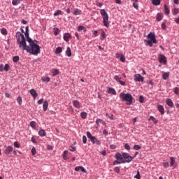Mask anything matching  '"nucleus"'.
Returning a JSON list of instances; mask_svg holds the SVG:
<instances>
[{
  "label": "nucleus",
  "mask_w": 179,
  "mask_h": 179,
  "mask_svg": "<svg viewBox=\"0 0 179 179\" xmlns=\"http://www.w3.org/2000/svg\"><path fill=\"white\" fill-rule=\"evenodd\" d=\"M28 43L29 45L27 49V52H29L32 55H38L41 52L38 41H37V40H34Z\"/></svg>",
  "instance_id": "obj_1"
},
{
  "label": "nucleus",
  "mask_w": 179,
  "mask_h": 179,
  "mask_svg": "<svg viewBox=\"0 0 179 179\" xmlns=\"http://www.w3.org/2000/svg\"><path fill=\"white\" fill-rule=\"evenodd\" d=\"M120 99H122V101H126L127 106H131L134 101V97L129 93L121 92L120 94Z\"/></svg>",
  "instance_id": "obj_2"
},
{
  "label": "nucleus",
  "mask_w": 179,
  "mask_h": 179,
  "mask_svg": "<svg viewBox=\"0 0 179 179\" xmlns=\"http://www.w3.org/2000/svg\"><path fill=\"white\" fill-rule=\"evenodd\" d=\"M148 40L145 41L149 47H153V44H157V40L156 39V35L155 33L150 32L148 35Z\"/></svg>",
  "instance_id": "obj_3"
},
{
  "label": "nucleus",
  "mask_w": 179,
  "mask_h": 179,
  "mask_svg": "<svg viewBox=\"0 0 179 179\" xmlns=\"http://www.w3.org/2000/svg\"><path fill=\"white\" fill-rule=\"evenodd\" d=\"M115 158L116 160L113 162V166L125 163V161H124V153H122V155L120 152L116 153L115 155Z\"/></svg>",
  "instance_id": "obj_4"
},
{
  "label": "nucleus",
  "mask_w": 179,
  "mask_h": 179,
  "mask_svg": "<svg viewBox=\"0 0 179 179\" xmlns=\"http://www.w3.org/2000/svg\"><path fill=\"white\" fill-rule=\"evenodd\" d=\"M101 15L103 18V26H105L106 27H108V26H110V24L108 23V14L107 13L106 10L102 9L101 10Z\"/></svg>",
  "instance_id": "obj_5"
},
{
  "label": "nucleus",
  "mask_w": 179,
  "mask_h": 179,
  "mask_svg": "<svg viewBox=\"0 0 179 179\" xmlns=\"http://www.w3.org/2000/svg\"><path fill=\"white\" fill-rule=\"evenodd\" d=\"M17 44L19 45V48L23 50V51H27L29 45L26 43V38H24L20 41H17Z\"/></svg>",
  "instance_id": "obj_6"
},
{
  "label": "nucleus",
  "mask_w": 179,
  "mask_h": 179,
  "mask_svg": "<svg viewBox=\"0 0 179 179\" xmlns=\"http://www.w3.org/2000/svg\"><path fill=\"white\" fill-rule=\"evenodd\" d=\"M123 159H124V163H131V161L133 160L134 157L127 152H123Z\"/></svg>",
  "instance_id": "obj_7"
},
{
  "label": "nucleus",
  "mask_w": 179,
  "mask_h": 179,
  "mask_svg": "<svg viewBox=\"0 0 179 179\" xmlns=\"http://www.w3.org/2000/svg\"><path fill=\"white\" fill-rule=\"evenodd\" d=\"M158 59H159V62H160V64H164V65L167 64V58L166 57V56H164V55L160 54L158 56Z\"/></svg>",
  "instance_id": "obj_8"
},
{
  "label": "nucleus",
  "mask_w": 179,
  "mask_h": 179,
  "mask_svg": "<svg viewBox=\"0 0 179 179\" xmlns=\"http://www.w3.org/2000/svg\"><path fill=\"white\" fill-rule=\"evenodd\" d=\"M87 137L88 138V139H90L92 143L93 144L96 143V141H97V138L93 136V135H92V133H90V131H87Z\"/></svg>",
  "instance_id": "obj_9"
},
{
  "label": "nucleus",
  "mask_w": 179,
  "mask_h": 179,
  "mask_svg": "<svg viewBox=\"0 0 179 179\" xmlns=\"http://www.w3.org/2000/svg\"><path fill=\"white\" fill-rule=\"evenodd\" d=\"M24 33V36L27 38V41L28 43H30V41H33V39H31V38H30V36H29V26L25 27V32Z\"/></svg>",
  "instance_id": "obj_10"
},
{
  "label": "nucleus",
  "mask_w": 179,
  "mask_h": 179,
  "mask_svg": "<svg viewBox=\"0 0 179 179\" xmlns=\"http://www.w3.org/2000/svg\"><path fill=\"white\" fill-rule=\"evenodd\" d=\"M134 80L136 82H143L144 78L141 74L137 73L134 75Z\"/></svg>",
  "instance_id": "obj_11"
},
{
  "label": "nucleus",
  "mask_w": 179,
  "mask_h": 179,
  "mask_svg": "<svg viewBox=\"0 0 179 179\" xmlns=\"http://www.w3.org/2000/svg\"><path fill=\"white\" fill-rule=\"evenodd\" d=\"M15 37L17 38V41H19L24 38V35L20 31H17V33L15 34Z\"/></svg>",
  "instance_id": "obj_12"
},
{
  "label": "nucleus",
  "mask_w": 179,
  "mask_h": 179,
  "mask_svg": "<svg viewBox=\"0 0 179 179\" xmlns=\"http://www.w3.org/2000/svg\"><path fill=\"white\" fill-rule=\"evenodd\" d=\"M11 152H13V147H12V145L8 146L4 150V153L6 156H8V155H10Z\"/></svg>",
  "instance_id": "obj_13"
},
{
  "label": "nucleus",
  "mask_w": 179,
  "mask_h": 179,
  "mask_svg": "<svg viewBox=\"0 0 179 179\" xmlns=\"http://www.w3.org/2000/svg\"><path fill=\"white\" fill-rule=\"evenodd\" d=\"M63 38L64 41H69V38H72V36L69 33H66L64 34Z\"/></svg>",
  "instance_id": "obj_14"
},
{
  "label": "nucleus",
  "mask_w": 179,
  "mask_h": 179,
  "mask_svg": "<svg viewBox=\"0 0 179 179\" xmlns=\"http://www.w3.org/2000/svg\"><path fill=\"white\" fill-rule=\"evenodd\" d=\"M158 111L160 112L161 115H164V107L162 105H158L157 107Z\"/></svg>",
  "instance_id": "obj_15"
},
{
  "label": "nucleus",
  "mask_w": 179,
  "mask_h": 179,
  "mask_svg": "<svg viewBox=\"0 0 179 179\" xmlns=\"http://www.w3.org/2000/svg\"><path fill=\"white\" fill-rule=\"evenodd\" d=\"M166 103L167 106H169V107H174V103H173V101L171 100V99H169V98L166 99Z\"/></svg>",
  "instance_id": "obj_16"
},
{
  "label": "nucleus",
  "mask_w": 179,
  "mask_h": 179,
  "mask_svg": "<svg viewBox=\"0 0 179 179\" xmlns=\"http://www.w3.org/2000/svg\"><path fill=\"white\" fill-rule=\"evenodd\" d=\"M76 171H82L83 173H87L86 169L83 166H76L75 168Z\"/></svg>",
  "instance_id": "obj_17"
},
{
  "label": "nucleus",
  "mask_w": 179,
  "mask_h": 179,
  "mask_svg": "<svg viewBox=\"0 0 179 179\" xmlns=\"http://www.w3.org/2000/svg\"><path fill=\"white\" fill-rule=\"evenodd\" d=\"M29 93H30L31 96H32V97H34V99H36V97H37V96H38L37 92H36L34 89H31L29 91Z\"/></svg>",
  "instance_id": "obj_18"
},
{
  "label": "nucleus",
  "mask_w": 179,
  "mask_h": 179,
  "mask_svg": "<svg viewBox=\"0 0 179 179\" xmlns=\"http://www.w3.org/2000/svg\"><path fill=\"white\" fill-rule=\"evenodd\" d=\"M170 166L171 167H174V169H176V166H174V164H176V158H174V157H170Z\"/></svg>",
  "instance_id": "obj_19"
},
{
  "label": "nucleus",
  "mask_w": 179,
  "mask_h": 179,
  "mask_svg": "<svg viewBox=\"0 0 179 179\" xmlns=\"http://www.w3.org/2000/svg\"><path fill=\"white\" fill-rule=\"evenodd\" d=\"M108 93L109 94H113V95L117 94V92L115 91V90L114 88H111V87L108 88Z\"/></svg>",
  "instance_id": "obj_20"
},
{
  "label": "nucleus",
  "mask_w": 179,
  "mask_h": 179,
  "mask_svg": "<svg viewBox=\"0 0 179 179\" xmlns=\"http://www.w3.org/2000/svg\"><path fill=\"white\" fill-rule=\"evenodd\" d=\"M73 105L76 107V108H80V102L78 100H74L73 101Z\"/></svg>",
  "instance_id": "obj_21"
},
{
  "label": "nucleus",
  "mask_w": 179,
  "mask_h": 179,
  "mask_svg": "<svg viewBox=\"0 0 179 179\" xmlns=\"http://www.w3.org/2000/svg\"><path fill=\"white\" fill-rule=\"evenodd\" d=\"M38 134L39 136H41V138L47 135V133H45V130H44L43 129L39 130Z\"/></svg>",
  "instance_id": "obj_22"
},
{
  "label": "nucleus",
  "mask_w": 179,
  "mask_h": 179,
  "mask_svg": "<svg viewBox=\"0 0 179 179\" xmlns=\"http://www.w3.org/2000/svg\"><path fill=\"white\" fill-rule=\"evenodd\" d=\"M51 73H52L53 76H57V75H58L59 73V70L57 69H52L50 71Z\"/></svg>",
  "instance_id": "obj_23"
},
{
  "label": "nucleus",
  "mask_w": 179,
  "mask_h": 179,
  "mask_svg": "<svg viewBox=\"0 0 179 179\" xmlns=\"http://www.w3.org/2000/svg\"><path fill=\"white\" fill-rule=\"evenodd\" d=\"M169 76H170V72H166L162 74V79H164V80H167Z\"/></svg>",
  "instance_id": "obj_24"
},
{
  "label": "nucleus",
  "mask_w": 179,
  "mask_h": 179,
  "mask_svg": "<svg viewBox=\"0 0 179 179\" xmlns=\"http://www.w3.org/2000/svg\"><path fill=\"white\" fill-rule=\"evenodd\" d=\"M48 108V101H44L43 105V110L45 111Z\"/></svg>",
  "instance_id": "obj_25"
},
{
  "label": "nucleus",
  "mask_w": 179,
  "mask_h": 179,
  "mask_svg": "<svg viewBox=\"0 0 179 179\" xmlns=\"http://www.w3.org/2000/svg\"><path fill=\"white\" fill-rule=\"evenodd\" d=\"M82 30H83L85 32L87 31V29H86V27H85V26L83 25L78 26V31H82Z\"/></svg>",
  "instance_id": "obj_26"
},
{
  "label": "nucleus",
  "mask_w": 179,
  "mask_h": 179,
  "mask_svg": "<svg viewBox=\"0 0 179 179\" xmlns=\"http://www.w3.org/2000/svg\"><path fill=\"white\" fill-rule=\"evenodd\" d=\"M151 2L152 3V5L157 6L160 5L161 0H152Z\"/></svg>",
  "instance_id": "obj_27"
},
{
  "label": "nucleus",
  "mask_w": 179,
  "mask_h": 179,
  "mask_svg": "<svg viewBox=\"0 0 179 179\" xmlns=\"http://www.w3.org/2000/svg\"><path fill=\"white\" fill-rule=\"evenodd\" d=\"M20 2H22V0H12V4L14 6H17Z\"/></svg>",
  "instance_id": "obj_28"
},
{
  "label": "nucleus",
  "mask_w": 179,
  "mask_h": 179,
  "mask_svg": "<svg viewBox=\"0 0 179 179\" xmlns=\"http://www.w3.org/2000/svg\"><path fill=\"white\" fill-rule=\"evenodd\" d=\"M80 117L81 118H83V120H86V118H87V113L85 111L81 112Z\"/></svg>",
  "instance_id": "obj_29"
},
{
  "label": "nucleus",
  "mask_w": 179,
  "mask_h": 179,
  "mask_svg": "<svg viewBox=\"0 0 179 179\" xmlns=\"http://www.w3.org/2000/svg\"><path fill=\"white\" fill-rule=\"evenodd\" d=\"M67 57H72V52L71 51V48L68 47L66 51Z\"/></svg>",
  "instance_id": "obj_30"
},
{
  "label": "nucleus",
  "mask_w": 179,
  "mask_h": 179,
  "mask_svg": "<svg viewBox=\"0 0 179 179\" xmlns=\"http://www.w3.org/2000/svg\"><path fill=\"white\" fill-rule=\"evenodd\" d=\"M82 13V10H79V8L75 9L73 11V15H75V16H78V15H81Z\"/></svg>",
  "instance_id": "obj_31"
},
{
  "label": "nucleus",
  "mask_w": 179,
  "mask_h": 179,
  "mask_svg": "<svg viewBox=\"0 0 179 179\" xmlns=\"http://www.w3.org/2000/svg\"><path fill=\"white\" fill-rule=\"evenodd\" d=\"M164 10L166 15H170V8H169V6L166 4L164 5Z\"/></svg>",
  "instance_id": "obj_32"
},
{
  "label": "nucleus",
  "mask_w": 179,
  "mask_h": 179,
  "mask_svg": "<svg viewBox=\"0 0 179 179\" xmlns=\"http://www.w3.org/2000/svg\"><path fill=\"white\" fill-rule=\"evenodd\" d=\"M29 125L31 128H33V129H36V126L37 125V123L34 121H31Z\"/></svg>",
  "instance_id": "obj_33"
},
{
  "label": "nucleus",
  "mask_w": 179,
  "mask_h": 179,
  "mask_svg": "<svg viewBox=\"0 0 179 179\" xmlns=\"http://www.w3.org/2000/svg\"><path fill=\"white\" fill-rule=\"evenodd\" d=\"M172 13L173 15V16H176V15H178L179 13V9L177 8H175L173 10H172Z\"/></svg>",
  "instance_id": "obj_34"
},
{
  "label": "nucleus",
  "mask_w": 179,
  "mask_h": 179,
  "mask_svg": "<svg viewBox=\"0 0 179 179\" xmlns=\"http://www.w3.org/2000/svg\"><path fill=\"white\" fill-rule=\"evenodd\" d=\"M1 33L3 36H6L8 34V30H6V28H2Z\"/></svg>",
  "instance_id": "obj_35"
},
{
  "label": "nucleus",
  "mask_w": 179,
  "mask_h": 179,
  "mask_svg": "<svg viewBox=\"0 0 179 179\" xmlns=\"http://www.w3.org/2000/svg\"><path fill=\"white\" fill-rule=\"evenodd\" d=\"M42 80L43 82H45V83H48V82H50V80H51V79L50 78V77H43Z\"/></svg>",
  "instance_id": "obj_36"
},
{
  "label": "nucleus",
  "mask_w": 179,
  "mask_h": 179,
  "mask_svg": "<svg viewBox=\"0 0 179 179\" xmlns=\"http://www.w3.org/2000/svg\"><path fill=\"white\" fill-rule=\"evenodd\" d=\"M133 149L134 150H141V149H142V147L139 145H134Z\"/></svg>",
  "instance_id": "obj_37"
},
{
  "label": "nucleus",
  "mask_w": 179,
  "mask_h": 179,
  "mask_svg": "<svg viewBox=\"0 0 179 179\" xmlns=\"http://www.w3.org/2000/svg\"><path fill=\"white\" fill-rule=\"evenodd\" d=\"M53 33H54L55 36H58V34H59V29L54 28L53 29Z\"/></svg>",
  "instance_id": "obj_38"
},
{
  "label": "nucleus",
  "mask_w": 179,
  "mask_h": 179,
  "mask_svg": "<svg viewBox=\"0 0 179 179\" xmlns=\"http://www.w3.org/2000/svg\"><path fill=\"white\" fill-rule=\"evenodd\" d=\"M62 52V48L57 47L55 50V54H61Z\"/></svg>",
  "instance_id": "obj_39"
},
{
  "label": "nucleus",
  "mask_w": 179,
  "mask_h": 179,
  "mask_svg": "<svg viewBox=\"0 0 179 179\" xmlns=\"http://www.w3.org/2000/svg\"><path fill=\"white\" fill-rule=\"evenodd\" d=\"M104 38H106V32H104V31H103L101 34L100 40H101V41H104Z\"/></svg>",
  "instance_id": "obj_40"
},
{
  "label": "nucleus",
  "mask_w": 179,
  "mask_h": 179,
  "mask_svg": "<svg viewBox=\"0 0 179 179\" xmlns=\"http://www.w3.org/2000/svg\"><path fill=\"white\" fill-rule=\"evenodd\" d=\"M150 120L151 121H152V122H154V124H157V122H159V121L157 119H155V117L153 116H150Z\"/></svg>",
  "instance_id": "obj_41"
},
{
  "label": "nucleus",
  "mask_w": 179,
  "mask_h": 179,
  "mask_svg": "<svg viewBox=\"0 0 179 179\" xmlns=\"http://www.w3.org/2000/svg\"><path fill=\"white\" fill-rule=\"evenodd\" d=\"M63 159H64V160H66V159H68V151H66V150L64 151Z\"/></svg>",
  "instance_id": "obj_42"
},
{
  "label": "nucleus",
  "mask_w": 179,
  "mask_h": 179,
  "mask_svg": "<svg viewBox=\"0 0 179 179\" xmlns=\"http://www.w3.org/2000/svg\"><path fill=\"white\" fill-rule=\"evenodd\" d=\"M17 101L20 106H22L23 101L22 100V96H17Z\"/></svg>",
  "instance_id": "obj_43"
},
{
  "label": "nucleus",
  "mask_w": 179,
  "mask_h": 179,
  "mask_svg": "<svg viewBox=\"0 0 179 179\" xmlns=\"http://www.w3.org/2000/svg\"><path fill=\"white\" fill-rule=\"evenodd\" d=\"M162 19H163V15L160 13H158L157 15V20L158 22H160V20H162Z\"/></svg>",
  "instance_id": "obj_44"
},
{
  "label": "nucleus",
  "mask_w": 179,
  "mask_h": 179,
  "mask_svg": "<svg viewBox=\"0 0 179 179\" xmlns=\"http://www.w3.org/2000/svg\"><path fill=\"white\" fill-rule=\"evenodd\" d=\"M19 59H20V58L19 57V56H14L13 57V62H19Z\"/></svg>",
  "instance_id": "obj_45"
},
{
  "label": "nucleus",
  "mask_w": 179,
  "mask_h": 179,
  "mask_svg": "<svg viewBox=\"0 0 179 179\" xmlns=\"http://www.w3.org/2000/svg\"><path fill=\"white\" fill-rule=\"evenodd\" d=\"M61 13H62V11L61 10H57L54 13V16H58V15H61Z\"/></svg>",
  "instance_id": "obj_46"
},
{
  "label": "nucleus",
  "mask_w": 179,
  "mask_h": 179,
  "mask_svg": "<svg viewBox=\"0 0 179 179\" xmlns=\"http://www.w3.org/2000/svg\"><path fill=\"white\" fill-rule=\"evenodd\" d=\"M169 166H170V164H169V162H163V166L165 169H169Z\"/></svg>",
  "instance_id": "obj_47"
},
{
  "label": "nucleus",
  "mask_w": 179,
  "mask_h": 179,
  "mask_svg": "<svg viewBox=\"0 0 179 179\" xmlns=\"http://www.w3.org/2000/svg\"><path fill=\"white\" fill-rule=\"evenodd\" d=\"M106 116L108 117L110 120H114V115H113V114H110V115L108 113H106Z\"/></svg>",
  "instance_id": "obj_48"
},
{
  "label": "nucleus",
  "mask_w": 179,
  "mask_h": 179,
  "mask_svg": "<svg viewBox=\"0 0 179 179\" xmlns=\"http://www.w3.org/2000/svg\"><path fill=\"white\" fill-rule=\"evenodd\" d=\"M124 149H126V150H131V145H129L128 143H126L124 145Z\"/></svg>",
  "instance_id": "obj_49"
},
{
  "label": "nucleus",
  "mask_w": 179,
  "mask_h": 179,
  "mask_svg": "<svg viewBox=\"0 0 179 179\" xmlns=\"http://www.w3.org/2000/svg\"><path fill=\"white\" fill-rule=\"evenodd\" d=\"M173 92H174L175 94H179V88L178 87H176L173 89Z\"/></svg>",
  "instance_id": "obj_50"
},
{
  "label": "nucleus",
  "mask_w": 179,
  "mask_h": 179,
  "mask_svg": "<svg viewBox=\"0 0 179 179\" xmlns=\"http://www.w3.org/2000/svg\"><path fill=\"white\" fill-rule=\"evenodd\" d=\"M134 178L141 179V173H139V171H137V173H136V175L134 176Z\"/></svg>",
  "instance_id": "obj_51"
},
{
  "label": "nucleus",
  "mask_w": 179,
  "mask_h": 179,
  "mask_svg": "<svg viewBox=\"0 0 179 179\" xmlns=\"http://www.w3.org/2000/svg\"><path fill=\"white\" fill-rule=\"evenodd\" d=\"M139 101H140V103H144L145 102V98L143 97V96L141 95L139 96Z\"/></svg>",
  "instance_id": "obj_52"
},
{
  "label": "nucleus",
  "mask_w": 179,
  "mask_h": 179,
  "mask_svg": "<svg viewBox=\"0 0 179 179\" xmlns=\"http://www.w3.org/2000/svg\"><path fill=\"white\" fill-rule=\"evenodd\" d=\"M14 146H15V148H17V149H19V148H20V144H19V143L17 141H15Z\"/></svg>",
  "instance_id": "obj_53"
},
{
  "label": "nucleus",
  "mask_w": 179,
  "mask_h": 179,
  "mask_svg": "<svg viewBox=\"0 0 179 179\" xmlns=\"http://www.w3.org/2000/svg\"><path fill=\"white\" fill-rule=\"evenodd\" d=\"M133 6L136 9V10H139V6L136 3V2L133 3Z\"/></svg>",
  "instance_id": "obj_54"
},
{
  "label": "nucleus",
  "mask_w": 179,
  "mask_h": 179,
  "mask_svg": "<svg viewBox=\"0 0 179 179\" xmlns=\"http://www.w3.org/2000/svg\"><path fill=\"white\" fill-rule=\"evenodd\" d=\"M114 79L115 80H116V82H118V83L121 80V78H120L118 76H115Z\"/></svg>",
  "instance_id": "obj_55"
},
{
  "label": "nucleus",
  "mask_w": 179,
  "mask_h": 179,
  "mask_svg": "<svg viewBox=\"0 0 179 179\" xmlns=\"http://www.w3.org/2000/svg\"><path fill=\"white\" fill-rule=\"evenodd\" d=\"M4 71H6V72H8V71H9V64H5Z\"/></svg>",
  "instance_id": "obj_56"
},
{
  "label": "nucleus",
  "mask_w": 179,
  "mask_h": 179,
  "mask_svg": "<svg viewBox=\"0 0 179 179\" xmlns=\"http://www.w3.org/2000/svg\"><path fill=\"white\" fill-rule=\"evenodd\" d=\"M83 142L84 144H86V143L87 142V138L86 137V136H83Z\"/></svg>",
  "instance_id": "obj_57"
},
{
  "label": "nucleus",
  "mask_w": 179,
  "mask_h": 179,
  "mask_svg": "<svg viewBox=\"0 0 179 179\" xmlns=\"http://www.w3.org/2000/svg\"><path fill=\"white\" fill-rule=\"evenodd\" d=\"M31 152L33 156H34V155H36V153H37V152L36 151V148H34V147L32 148Z\"/></svg>",
  "instance_id": "obj_58"
},
{
  "label": "nucleus",
  "mask_w": 179,
  "mask_h": 179,
  "mask_svg": "<svg viewBox=\"0 0 179 179\" xmlns=\"http://www.w3.org/2000/svg\"><path fill=\"white\" fill-rule=\"evenodd\" d=\"M113 171L115 172V173H120V167L118 166H116L114 168Z\"/></svg>",
  "instance_id": "obj_59"
},
{
  "label": "nucleus",
  "mask_w": 179,
  "mask_h": 179,
  "mask_svg": "<svg viewBox=\"0 0 179 179\" xmlns=\"http://www.w3.org/2000/svg\"><path fill=\"white\" fill-rule=\"evenodd\" d=\"M120 61L121 62H124L125 61V57L124 56V55H121Z\"/></svg>",
  "instance_id": "obj_60"
},
{
  "label": "nucleus",
  "mask_w": 179,
  "mask_h": 179,
  "mask_svg": "<svg viewBox=\"0 0 179 179\" xmlns=\"http://www.w3.org/2000/svg\"><path fill=\"white\" fill-rule=\"evenodd\" d=\"M69 150H71V152H75L76 150V148L73 147V146H70L69 147Z\"/></svg>",
  "instance_id": "obj_61"
},
{
  "label": "nucleus",
  "mask_w": 179,
  "mask_h": 179,
  "mask_svg": "<svg viewBox=\"0 0 179 179\" xmlns=\"http://www.w3.org/2000/svg\"><path fill=\"white\" fill-rule=\"evenodd\" d=\"M100 122H103V120H101V119H96V124L97 125H99V124H100Z\"/></svg>",
  "instance_id": "obj_62"
},
{
  "label": "nucleus",
  "mask_w": 179,
  "mask_h": 179,
  "mask_svg": "<svg viewBox=\"0 0 179 179\" xmlns=\"http://www.w3.org/2000/svg\"><path fill=\"white\" fill-rule=\"evenodd\" d=\"M47 149H48V150H52V149H54V148L51 145H48Z\"/></svg>",
  "instance_id": "obj_63"
},
{
  "label": "nucleus",
  "mask_w": 179,
  "mask_h": 179,
  "mask_svg": "<svg viewBox=\"0 0 179 179\" xmlns=\"http://www.w3.org/2000/svg\"><path fill=\"white\" fill-rule=\"evenodd\" d=\"M3 71H5L3 64H0V72H3Z\"/></svg>",
  "instance_id": "obj_64"
}]
</instances>
